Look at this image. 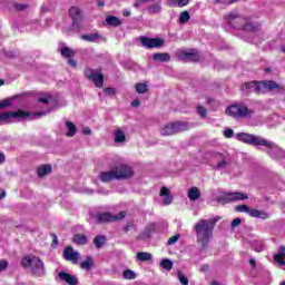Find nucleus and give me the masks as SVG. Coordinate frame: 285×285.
Segmentation results:
<instances>
[{"label": "nucleus", "mask_w": 285, "mask_h": 285, "mask_svg": "<svg viewBox=\"0 0 285 285\" xmlns=\"http://www.w3.org/2000/svg\"><path fill=\"white\" fill-rule=\"evenodd\" d=\"M176 55L181 61H199V52L195 49L179 50Z\"/></svg>", "instance_id": "nucleus-11"}, {"label": "nucleus", "mask_w": 285, "mask_h": 285, "mask_svg": "<svg viewBox=\"0 0 285 285\" xmlns=\"http://www.w3.org/2000/svg\"><path fill=\"white\" fill-rule=\"evenodd\" d=\"M187 197L190 202H197L202 197V191L197 187H191L187 193Z\"/></svg>", "instance_id": "nucleus-22"}, {"label": "nucleus", "mask_w": 285, "mask_h": 285, "mask_svg": "<svg viewBox=\"0 0 285 285\" xmlns=\"http://www.w3.org/2000/svg\"><path fill=\"white\" fill-rule=\"evenodd\" d=\"M149 14H157L161 12V3H154L147 8Z\"/></svg>", "instance_id": "nucleus-31"}, {"label": "nucleus", "mask_w": 285, "mask_h": 285, "mask_svg": "<svg viewBox=\"0 0 285 285\" xmlns=\"http://www.w3.org/2000/svg\"><path fill=\"white\" fill-rule=\"evenodd\" d=\"M178 281L183 285H188V277H186V275H184L181 272L178 273Z\"/></svg>", "instance_id": "nucleus-43"}, {"label": "nucleus", "mask_w": 285, "mask_h": 285, "mask_svg": "<svg viewBox=\"0 0 285 285\" xmlns=\"http://www.w3.org/2000/svg\"><path fill=\"white\" fill-rule=\"evenodd\" d=\"M124 217H126V212H120L118 216H112L110 213H100L96 215L99 224H105L106 222H117L118 219H124Z\"/></svg>", "instance_id": "nucleus-13"}, {"label": "nucleus", "mask_w": 285, "mask_h": 285, "mask_svg": "<svg viewBox=\"0 0 285 285\" xmlns=\"http://www.w3.org/2000/svg\"><path fill=\"white\" fill-rule=\"evenodd\" d=\"M274 261L278 266H285V247L281 246L278 253L275 254Z\"/></svg>", "instance_id": "nucleus-20"}, {"label": "nucleus", "mask_w": 285, "mask_h": 285, "mask_svg": "<svg viewBox=\"0 0 285 285\" xmlns=\"http://www.w3.org/2000/svg\"><path fill=\"white\" fill-rule=\"evenodd\" d=\"M62 57H75V50L68 48V47H63L61 50H60Z\"/></svg>", "instance_id": "nucleus-39"}, {"label": "nucleus", "mask_w": 285, "mask_h": 285, "mask_svg": "<svg viewBox=\"0 0 285 285\" xmlns=\"http://www.w3.org/2000/svg\"><path fill=\"white\" fill-rule=\"evenodd\" d=\"M188 21H190V13L183 11L179 16V23H188Z\"/></svg>", "instance_id": "nucleus-40"}, {"label": "nucleus", "mask_w": 285, "mask_h": 285, "mask_svg": "<svg viewBox=\"0 0 285 285\" xmlns=\"http://www.w3.org/2000/svg\"><path fill=\"white\" fill-rule=\"evenodd\" d=\"M249 217H254L255 219H271V214L263 209L252 208Z\"/></svg>", "instance_id": "nucleus-17"}, {"label": "nucleus", "mask_w": 285, "mask_h": 285, "mask_svg": "<svg viewBox=\"0 0 285 285\" xmlns=\"http://www.w3.org/2000/svg\"><path fill=\"white\" fill-rule=\"evenodd\" d=\"M73 244H78L79 246H83L88 244V237L86 235L76 234L72 238Z\"/></svg>", "instance_id": "nucleus-26"}, {"label": "nucleus", "mask_w": 285, "mask_h": 285, "mask_svg": "<svg viewBox=\"0 0 285 285\" xmlns=\"http://www.w3.org/2000/svg\"><path fill=\"white\" fill-rule=\"evenodd\" d=\"M63 257L67 262H71V264H77L79 262V252H75V248L72 246H68L63 250Z\"/></svg>", "instance_id": "nucleus-15"}, {"label": "nucleus", "mask_w": 285, "mask_h": 285, "mask_svg": "<svg viewBox=\"0 0 285 285\" xmlns=\"http://www.w3.org/2000/svg\"><path fill=\"white\" fill-rule=\"evenodd\" d=\"M139 105H140L139 100L131 101V106H134V108H137V106Z\"/></svg>", "instance_id": "nucleus-56"}, {"label": "nucleus", "mask_w": 285, "mask_h": 285, "mask_svg": "<svg viewBox=\"0 0 285 285\" xmlns=\"http://www.w3.org/2000/svg\"><path fill=\"white\" fill-rule=\"evenodd\" d=\"M135 88L138 95H146V92H148V83L146 82H137Z\"/></svg>", "instance_id": "nucleus-28"}, {"label": "nucleus", "mask_w": 285, "mask_h": 285, "mask_svg": "<svg viewBox=\"0 0 285 285\" xmlns=\"http://www.w3.org/2000/svg\"><path fill=\"white\" fill-rule=\"evenodd\" d=\"M224 21L227 26V29L230 30H253V24L250 21L239 14L237 12H229L224 16Z\"/></svg>", "instance_id": "nucleus-4"}, {"label": "nucleus", "mask_w": 285, "mask_h": 285, "mask_svg": "<svg viewBox=\"0 0 285 285\" xmlns=\"http://www.w3.org/2000/svg\"><path fill=\"white\" fill-rule=\"evenodd\" d=\"M144 3H146L145 0H135L134 8H141Z\"/></svg>", "instance_id": "nucleus-49"}, {"label": "nucleus", "mask_w": 285, "mask_h": 285, "mask_svg": "<svg viewBox=\"0 0 285 285\" xmlns=\"http://www.w3.org/2000/svg\"><path fill=\"white\" fill-rule=\"evenodd\" d=\"M122 14L124 17H130V10H124Z\"/></svg>", "instance_id": "nucleus-59"}, {"label": "nucleus", "mask_w": 285, "mask_h": 285, "mask_svg": "<svg viewBox=\"0 0 285 285\" xmlns=\"http://www.w3.org/2000/svg\"><path fill=\"white\" fill-rule=\"evenodd\" d=\"M197 112L200 117H206V108L202 107V106H198L197 107Z\"/></svg>", "instance_id": "nucleus-47"}, {"label": "nucleus", "mask_w": 285, "mask_h": 285, "mask_svg": "<svg viewBox=\"0 0 285 285\" xmlns=\"http://www.w3.org/2000/svg\"><path fill=\"white\" fill-rule=\"evenodd\" d=\"M179 237H180L179 234L171 236L167 242L168 246H173L174 244H177V242H179Z\"/></svg>", "instance_id": "nucleus-42"}, {"label": "nucleus", "mask_w": 285, "mask_h": 285, "mask_svg": "<svg viewBox=\"0 0 285 285\" xmlns=\"http://www.w3.org/2000/svg\"><path fill=\"white\" fill-rule=\"evenodd\" d=\"M6 161V156L3 154H0V164H3Z\"/></svg>", "instance_id": "nucleus-58"}, {"label": "nucleus", "mask_w": 285, "mask_h": 285, "mask_svg": "<svg viewBox=\"0 0 285 285\" xmlns=\"http://www.w3.org/2000/svg\"><path fill=\"white\" fill-rule=\"evenodd\" d=\"M69 14L72 19V23L76 28H79V23L81 22V10L79 7H71L69 9Z\"/></svg>", "instance_id": "nucleus-16"}, {"label": "nucleus", "mask_w": 285, "mask_h": 285, "mask_svg": "<svg viewBox=\"0 0 285 285\" xmlns=\"http://www.w3.org/2000/svg\"><path fill=\"white\" fill-rule=\"evenodd\" d=\"M144 1H145V3H150V2H153L155 0H144Z\"/></svg>", "instance_id": "nucleus-63"}, {"label": "nucleus", "mask_w": 285, "mask_h": 285, "mask_svg": "<svg viewBox=\"0 0 285 285\" xmlns=\"http://www.w3.org/2000/svg\"><path fill=\"white\" fill-rule=\"evenodd\" d=\"M106 23L108 26H112L114 28H117L121 24V20L115 16H109L106 18Z\"/></svg>", "instance_id": "nucleus-27"}, {"label": "nucleus", "mask_w": 285, "mask_h": 285, "mask_svg": "<svg viewBox=\"0 0 285 285\" xmlns=\"http://www.w3.org/2000/svg\"><path fill=\"white\" fill-rule=\"evenodd\" d=\"M22 266L24 268H31L33 275H37V277H41L46 273L43 269V262L35 256H26L22 259Z\"/></svg>", "instance_id": "nucleus-6"}, {"label": "nucleus", "mask_w": 285, "mask_h": 285, "mask_svg": "<svg viewBox=\"0 0 285 285\" xmlns=\"http://www.w3.org/2000/svg\"><path fill=\"white\" fill-rule=\"evenodd\" d=\"M235 210L237 213H246L247 215H250V210H253V208H249L247 205H238L235 207Z\"/></svg>", "instance_id": "nucleus-38"}, {"label": "nucleus", "mask_w": 285, "mask_h": 285, "mask_svg": "<svg viewBox=\"0 0 285 285\" xmlns=\"http://www.w3.org/2000/svg\"><path fill=\"white\" fill-rule=\"evenodd\" d=\"M239 224H242V218H235L232 222V228H237V226H239Z\"/></svg>", "instance_id": "nucleus-48"}, {"label": "nucleus", "mask_w": 285, "mask_h": 285, "mask_svg": "<svg viewBox=\"0 0 285 285\" xmlns=\"http://www.w3.org/2000/svg\"><path fill=\"white\" fill-rule=\"evenodd\" d=\"M85 77H87L89 81H92L97 88L104 87V73H101L100 70L87 68L85 70Z\"/></svg>", "instance_id": "nucleus-9"}, {"label": "nucleus", "mask_w": 285, "mask_h": 285, "mask_svg": "<svg viewBox=\"0 0 285 285\" xmlns=\"http://www.w3.org/2000/svg\"><path fill=\"white\" fill-rule=\"evenodd\" d=\"M244 199H248V195L244 193H229L222 196L218 202L220 204H228V202H244Z\"/></svg>", "instance_id": "nucleus-12"}, {"label": "nucleus", "mask_w": 285, "mask_h": 285, "mask_svg": "<svg viewBox=\"0 0 285 285\" xmlns=\"http://www.w3.org/2000/svg\"><path fill=\"white\" fill-rule=\"evenodd\" d=\"M252 114L253 110L243 104H234L226 109V115L234 117V119H244V117H250Z\"/></svg>", "instance_id": "nucleus-7"}, {"label": "nucleus", "mask_w": 285, "mask_h": 285, "mask_svg": "<svg viewBox=\"0 0 285 285\" xmlns=\"http://www.w3.org/2000/svg\"><path fill=\"white\" fill-rule=\"evenodd\" d=\"M238 141H243V144H248L249 146H264L268 148V155L272 159H282L285 157V151L279 148L275 142L271 140H266L262 136H255L246 132L236 135Z\"/></svg>", "instance_id": "nucleus-1"}, {"label": "nucleus", "mask_w": 285, "mask_h": 285, "mask_svg": "<svg viewBox=\"0 0 285 285\" xmlns=\"http://www.w3.org/2000/svg\"><path fill=\"white\" fill-rule=\"evenodd\" d=\"M38 101H39L40 104H43V106H48V104H50V102L52 101V96H50V95L47 94V95L40 97V98L38 99Z\"/></svg>", "instance_id": "nucleus-41"}, {"label": "nucleus", "mask_w": 285, "mask_h": 285, "mask_svg": "<svg viewBox=\"0 0 285 285\" xmlns=\"http://www.w3.org/2000/svg\"><path fill=\"white\" fill-rule=\"evenodd\" d=\"M233 135H235V131H233V129H226L224 131V137H226L227 139L233 138Z\"/></svg>", "instance_id": "nucleus-46"}, {"label": "nucleus", "mask_w": 285, "mask_h": 285, "mask_svg": "<svg viewBox=\"0 0 285 285\" xmlns=\"http://www.w3.org/2000/svg\"><path fill=\"white\" fill-rule=\"evenodd\" d=\"M49 110L39 111L36 114H30L24 110L19 109L18 111H7L0 115V125L1 124H14V121H21V119H37L48 115Z\"/></svg>", "instance_id": "nucleus-3"}, {"label": "nucleus", "mask_w": 285, "mask_h": 285, "mask_svg": "<svg viewBox=\"0 0 285 285\" xmlns=\"http://www.w3.org/2000/svg\"><path fill=\"white\" fill-rule=\"evenodd\" d=\"M94 244H95L96 248H101V246H104V244H106V236H96L94 238Z\"/></svg>", "instance_id": "nucleus-33"}, {"label": "nucleus", "mask_w": 285, "mask_h": 285, "mask_svg": "<svg viewBox=\"0 0 285 285\" xmlns=\"http://www.w3.org/2000/svg\"><path fill=\"white\" fill-rule=\"evenodd\" d=\"M114 141L115 144H124V141H126V132L119 128L115 129Z\"/></svg>", "instance_id": "nucleus-21"}, {"label": "nucleus", "mask_w": 285, "mask_h": 285, "mask_svg": "<svg viewBox=\"0 0 285 285\" xmlns=\"http://www.w3.org/2000/svg\"><path fill=\"white\" fill-rule=\"evenodd\" d=\"M38 177H46V175H50L52 173V166L50 165H42L37 170Z\"/></svg>", "instance_id": "nucleus-25"}, {"label": "nucleus", "mask_w": 285, "mask_h": 285, "mask_svg": "<svg viewBox=\"0 0 285 285\" xmlns=\"http://www.w3.org/2000/svg\"><path fill=\"white\" fill-rule=\"evenodd\" d=\"M137 259L138 262H150V259H153V254L148 252H139L137 254Z\"/></svg>", "instance_id": "nucleus-29"}, {"label": "nucleus", "mask_w": 285, "mask_h": 285, "mask_svg": "<svg viewBox=\"0 0 285 285\" xmlns=\"http://www.w3.org/2000/svg\"><path fill=\"white\" fill-rule=\"evenodd\" d=\"M3 197H6V190L0 189V199H3Z\"/></svg>", "instance_id": "nucleus-57"}, {"label": "nucleus", "mask_w": 285, "mask_h": 285, "mask_svg": "<svg viewBox=\"0 0 285 285\" xmlns=\"http://www.w3.org/2000/svg\"><path fill=\"white\" fill-rule=\"evenodd\" d=\"M282 52L285 53V46L281 48Z\"/></svg>", "instance_id": "nucleus-64"}, {"label": "nucleus", "mask_w": 285, "mask_h": 285, "mask_svg": "<svg viewBox=\"0 0 285 285\" xmlns=\"http://www.w3.org/2000/svg\"><path fill=\"white\" fill-rule=\"evenodd\" d=\"M212 285H222V284H219L218 282H212Z\"/></svg>", "instance_id": "nucleus-62"}, {"label": "nucleus", "mask_w": 285, "mask_h": 285, "mask_svg": "<svg viewBox=\"0 0 285 285\" xmlns=\"http://www.w3.org/2000/svg\"><path fill=\"white\" fill-rule=\"evenodd\" d=\"M66 128L69 130V131L67 132V136H68V137H75V135H77V126L73 125L72 121H67V122H66Z\"/></svg>", "instance_id": "nucleus-30"}, {"label": "nucleus", "mask_w": 285, "mask_h": 285, "mask_svg": "<svg viewBox=\"0 0 285 285\" xmlns=\"http://www.w3.org/2000/svg\"><path fill=\"white\" fill-rule=\"evenodd\" d=\"M81 39L83 41L95 42V41H97V39H99V35H97V33L82 35Z\"/></svg>", "instance_id": "nucleus-36"}, {"label": "nucleus", "mask_w": 285, "mask_h": 285, "mask_svg": "<svg viewBox=\"0 0 285 285\" xmlns=\"http://www.w3.org/2000/svg\"><path fill=\"white\" fill-rule=\"evenodd\" d=\"M160 266H161V268H165V271H173V261H170L168 258H164L160 262Z\"/></svg>", "instance_id": "nucleus-35"}, {"label": "nucleus", "mask_w": 285, "mask_h": 285, "mask_svg": "<svg viewBox=\"0 0 285 285\" xmlns=\"http://www.w3.org/2000/svg\"><path fill=\"white\" fill-rule=\"evenodd\" d=\"M159 195L163 197L164 206H170L173 204V194H170L168 187H163Z\"/></svg>", "instance_id": "nucleus-18"}, {"label": "nucleus", "mask_w": 285, "mask_h": 285, "mask_svg": "<svg viewBox=\"0 0 285 285\" xmlns=\"http://www.w3.org/2000/svg\"><path fill=\"white\" fill-rule=\"evenodd\" d=\"M99 179H100V181L108 183V181H112V179H117V178L115 176L114 169H111L109 171L100 173Z\"/></svg>", "instance_id": "nucleus-23"}, {"label": "nucleus", "mask_w": 285, "mask_h": 285, "mask_svg": "<svg viewBox=\"0 0 285 285\" xmlns=\"http://www.w3.org/2000/svg\"><path fill=\"white\" fill-rule=\"evenodd\" d=\"M277 89H279V85L273 80H265L261 82L253 81L244 85V90H248V92H256V95H264L266 92H271V90Z\"/></svg>", "instance_id": "nucleus-5"}, {"label": "nucleus", "mask_w": 285, "mask_h": 285, "mask_svg": "<svg viewBox=\"0 0 285 285\" xmlns=\"http://www.w3.org/2000/svg\"><path fill=\"white\" fill-rule=\"evenodd\" d=\"M114 175L116 179H130L135 173L130 166L118 165L114 168Z\"/></svg>", "instance_id": "nucleus-10"}, {"label": "nucleus", "mask_w": 285, "mask_h": 285, "mask_svg": "<svg viewBox=\"0 0 285 285\" xmlns=\"http://www.w3.org/2000/svg\"><path fill=\"white\" fill-rule=\"evenodd\" d=\"M190 0H167L168 6L171 8H184L185 6H188Z\"/></svg>", "instance_id": "nucleus-24"}, {"label": "nucleus", "mask_w": 285, "mask_h": 285, "mask_svg": "<svg viewBox=\"0 0 285 285\" xmlns=\"http://www.w3.org/2000/svg\"><path fill=\"white\" fill-rule=\"evenodd\" d=\"M68 63H69V66H71V68H77V61L69 59Z\"/></svg>", "instance_id": "nucleus-53"}, {"label": "nucleus", "mask_w": 285, "mask_h": 285, "mask_svg": "<svg viewBox=\"0 0 285 285\" xmlns=\"http://www.w3.org/2000/svg\"><path fill=\"white\" fill-rule=\"evenodd\" d=\"M14 8L16 10H26V8H28V4H16Z\"/></svg>", "instance_id": "nucleus-51"}, {"label": "nucleus", "mask_w": 285, "mask_h": 285, "mask_svg": "<svg viewBox=\"0 0 285 285\" xmlns=\"http://www.w3.org/2000/svg\"><path fill=\"white\" fill-rule=\"evenodd\" d=\"M8 106H10V100L0 101V108H8Z\"/></svg>", "instance_id": "nucleus-50"}, {"label": "nucleus", "mask_w": 285, "mask_h": 285, "mask_svg": "<svg viewBox=\"0 0 285 285\" xmlns=\"http://www.w3.org/2000/svg\"><path fill=\"white\" fill-rule=\"evenodd\" d=\"M6 268H8V261L1 259L0 261V273H3V271H6Z\"/></svg>", "instance_id": "nucleus-44"}, {"label": "nucleus", "mask_w": 285, "mask_h": 285, "mask_svg": "<svg viewBox=\"0 0 285 285\" xmlns=\"http://www.w3.org/2000/svg\"><path fill=\"white\" fill-rule=\"evenodd\" d=\"M80 268H82V271H90V268H92V258L87 257L86 261L80 264Z\"/></svg>", "instance_id": "nucleus-34"}, {"label": "nucleus", "mask_w": 285, "mask_h": 285, "mask_svg": "<svg viewBox=\"0 0 285 285\" xmlns=\"http://www.w3.org/2000/svg\"><path fill=\"white\" fill-rule=\"evenodd\" d=\"M218 222L219 217H214L200 219L195 224L196 244L200 246V248H208V244H210V239H213V230H215V226Z\"/></svg>", "instance_id": "nucleus-2"}, {"label": "nucleus", "mask_w": 285, "mask_h": 285, "mask_svg": "<svg viewBox=\"0 0 285 285\" xmlns=\"http://www.w3.org/2000/svg\"><path fill=\"white\" fill-rule=\"evenodd\" d=\"M186 122H169L160 128V135H163V137H170V135H177V132H181L186 130Z\"/></svg>", "instance_id": "nucleus-8"}, {"label": "nucleus", "mask_w": 285, "mask_h": 285, "mask_svg": "<svg viewBox=\"0 0 285 285\" xmlns=\"http://www.w3.org/2000/svg\"><path fill=\"white\" fill-rule=\"evenodd\" d=\"M6 83V81H3V79H0V87L3 86Z\"/></svg>", "instance_id": "nucleus-61"}, {"label": "nucleus", "mask_w": 285, "mask_h": 285, "mask_svg": "<svg viewBox=\"0 0 285 285\" xmlns=\"http://www.w3.org/2000/svg\"><path fill=\"white\" fill-rule=\"evenodd\" d=\"M217 168H226V160L223 159V160L218 161Z\"/></svg>", "instance_id": "nucleus-52"}, {"label": "nucleus", "mask_w": 285, "mask_h": 285, "mask_svg": "<svg viewBox=\"0 0 285 285\" xmlns=\"http://www.w3.org/2000/svg\"><path fill=\"white\" fill-rule=\"evenodd\" d=\"M140 43L145 48H161L164 46V40L159 38H146L141 37L140 38Z\"/></svg>", "instance_id": "nucleus-14"}, {"label": "nucleus", "mask_w": 285, "mask_h": 285, "mask_svg": "<svg viewBox=\"0 0 285 285\" xmlns=\"http://www.w3.org/2000/svg\"><path fill=\"white\" fill-rule=\"evenodd\" d=\"M154 60L155 61H160V62L170 61V55H168V53H155L154 55Z\"/></svg>", "instance_id": "nucleus-32"}, {"label": "nucleus", "mask_w": 285, "mask_h": 285, "mask_svg": "<svg viewBox=\"0 0 285 285\" xmlns=\"http://www.w3.org/2000/svg\"><path fill=\"white\" fill-rule=\"evenodd\" d=\"M104 92H105V95H108L109 97H112V95H115V92H117V91L115 90V88L108 87V88L104 89Z\"/></svg>", "instance_id": "nucleus-45"}, {"label": "nucleus", "mask_w": 285, "mask_h": 285, "mask_svg": "<svg viewBox=\"0 0 285 285\" xmlns=\"http://www.w3.org/2000/svg\"><path fill=\"white\" fill-rule=\"evenodd\" d=\"M256 264L257 263L255 262V259H253V258L249 259V265H250L252 268H255Z\"/></svg>", "instance_id": "nucleus-55"}, {"label": "nucleus", "mask_w": 285, "mask_h": 285, "mask_svg": "<svg viewBox=\"0 0 285 285\" xmlns=\"http://www.w3.org/2000/svg\"><path fill=\"white\" fill-rule=\"evenodd\" d=\"M137 274L130 269H126L122 272V278L124 279H136Z\"/></svg>", "instance_id": "nucleus-37"}, {"label": "nucleus", "mask_w": 285, "mask_h": 285, "mask_svg": "<svg viewBox=\"0 0 285 285\" xmlns=\"http://www.w3.org/2000/svg\"><path fill=\"white\" fill-rule=\"evenodd\" d=\"M104 6H106V2H104V1H98V7H99V8H104Z\"/></svg>", "instance_id": "nucleus-60"}, {"label": "nucleus", "mask_w": 285, "mask_h": 285, "mask_svg": "<svg viewBox=\"0 0 285 285\" xmlns=\"http://www.w3.org/2000/svg\"><path fill=\"white\" fill-rule=\"evenodd\" d=\"M82 132H83V135H90V134L92 132V130H90L89 127H85V128L82 129Z\"/></svg>", "instance_id": "nucleus-54"}, {"label": "nucleus", "mask_w": 285, "mask_h": 285, "mask_svg": "<svg viewBox=\"0 0 285 285\" xmlns=\"http://www.w3.org/2000/svg\"><path fill=\"white\" fill-rule=\"evenodd\" d=\"M58 277L61 282H66L69 285H77L79 282L77 281V277L72 276L71 274H68L66 272H60L58 274Z\"/></svg>", "instance_id": "nucleus-19"}]
</instances>
